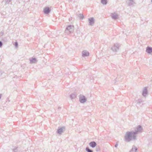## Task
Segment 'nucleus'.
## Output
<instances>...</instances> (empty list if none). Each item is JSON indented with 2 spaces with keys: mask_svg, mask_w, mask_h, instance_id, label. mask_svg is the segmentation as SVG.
<instances>
[{
  "mask_svg": "<svg viewBox=\"0 0 152 152\" xmlns=\"http://www.w3.org/2000/svg\"><path fill=\"white\" fill-rule=\"evenodd\" d=\"M74 31V26H73L69 25L68 26L65 30V32L67 34H70L73 32Z\"/></svg>",
  "mask_w": 152,
  "mask_h": 152,
  "instance_id": "nucleus-2",
  "label": "nucleus"
},
{
  "mask_svg": "<svg viewBox=\"0 0 152 152\" xmlns=\"http://www.w3.org/2000/svg\"><path fill=\"white\" fill-rule=\"evenodd\" d=\"M143 129L142 126L139 125L135 128L134 131L126 132L124 137L125 141L129 142L132 140H136L137 135L142 133L143 132Z\"/></svg>",
  "mask_w": 152,
  "mask_h": 152,
  "instance_id": "nucleus-1",
  "label": "nucleus"
},
{
  "mask_svg": "<svg viewBox=\"0 0 152 152\" xmlns=\"http://www.w3.org/2000/svg\"><path fill=\"white\" fill-rule=\"evenodd\" d=\"M130 152H137V147L133 145L132 146V148L130 151Z\"/></svg>",
  "mask_w": 152,
  "mask_h": 152,
  "instance_id": "nucleus-13",
  "label": "nucleus"
},
{
  "mask_svg": "<svg viewBox=\"0 0 152 152\" xmlns=\"http://www.w3.org/2000/svg\"><path fill=\"white\" fill-rule=\"evenodd\" d=\"M79 101L81 103H84L87 101L86 98L84 95H79Z\"/></svg>",
  "mask_w": 152,
  "mask_h": 152,
  "instance_id": "nucleus-3",
  "label": "nucleus"
},
{
  "mask_svg": "<svg viewBox=\"0 0 152 152\" xmlns=\"http://www.w3.org/2000/svg\"><path fill=\"white\" fill-rule=\"evenodd\" d=\"M4 33V31H2L0 33V36H2L3 35Z\"/></svg>",
  "mask_w": 152,
  "mask_h": 152,
  "instance_id": "nucleus-24",
  "label": "nucleus"
},
{
  "mask_svg": "<svg viewBox=\"0 0 152 152\" xmlns=\"http://www.w3.org/2000/svg\"><path fill=\"white\" fill-rule=\"evenodd\" d=\"M111 16L112 18L114 20H116L118 18V15L115 13H112Z\"/></svg>",
  "mask_w": 152,
  "mask_h": 152,
  "instance_id": "nucleus-10",
  "label": "nucleus"
},
{
  "mask_svg": "<svg viewBox=\"0 0 152 152\" xmlns=\"http://www.w3.org/2000/svg\"><path fill=\"white\" fill-rule=\"evenodd\" d=\"M118 145V144H116L115 146V147L116 148L117 147Z\"/></svg>",
  "mask_w": 152,
  "mask_h": 152,
  "instance_id": "nucleus-28",
  "label": "nucleus"
},
{
  "mask_svg": "<svg viewBox=\"0 0 152 152\" xmlns=\"http://www.w3.org/2000/svg\"><path fill=\"white\" fill-rule=\"evenodd\" d=\"M2 72L1 70H0V76L2 75Z\"/></svg>",
  "mask_w": 152,
  "mask_h": 152,
  "instance_id": "nucleus-27",
  "label": "nucleus"
},
{
  "mask_svg": "<svg viewBox=\"0 0 152 152\" xmlns=\"http://www.w3.org/2000/svg\"><path fill=\"white\" fill-rule=\"evenodd\" d=\"M51 10L48 7H46L44 10V12L45 14H48L50 12Z\"/></svg>",
  "mask_w": 152,
  "mask_h": 152,
  "instance_id": "nucleus-8",
  "label": "nucleus"
},
{
  "mask_svg": "<svg viewBox=\"0 0 152 152\" xmlns=\"http://www.w3.org/2000/svg\"><path fill=\"white\" fill-rule=\"evenodd\" d=\"M18 46V42H15V46L16 48H17Z\"/></svg>",
  "mask_w": 152,
  "mask_h": 152,
  "instance_id": "nucleus-25",
  "label": "nucleus"
},
{
  "mask_svg": "<svg viewBox=\"0 0 152 152\" xmlns=\"http://www.w3.org/2000/svg\"><path fill=\"white\" fill-rule=\"evenodd\" d=\"M101 2L103 5H106L107 2V0H101Z\"/></svg>",
  "mask_w": 152,
  "mask_h": 152,
  "instance_id": "nucleus-17",
  "label": "nucleus"
},
{
  "mask_svg": "<svg viewBox=\"0 0 152 152\" xmlns=\"http://www.w3.org/2000/svg\"><path fill=\"white\" fill-rule=\"evenodd\" d=\"M128 3L129 6H131L135 3L134 0H129Z\"/></svg>",
  "mask_w": 152,
  "mask_h": 152,
  "instance_id": "nucleus-15",
  "label": "nucleus"
},
{
  "mask_svg": "<svg viewBox=\"0 0 152 152\" xmlns=\"http://www.w3.org/2000/svg\"><path fill=\"white\" fill-rule=\"evenodd\" d=\"M61 108V107H58V109H60Z\"/></svg>",
  "mask_w": 152,
  "mask_h": 152,
  "instance_id": "nucleus-30",
  "label": "nucleus"
},
{
  "mask_svg": "<svg viewBox=\"0 0 152 152\" xmlns=\"http://www.w3.org/2000/svg\"><path fill=\"white\" fill-rule=\"evenodd\" d=\"M148 91L147 88L145 87L143 90L142 95L143 96L145 97L146 96V95L148 94Z\"/></svg>",
  "mask_w": 152,
  "mask_h": 152,
  "instance_id": "nucleus-7",
  "label": "nucleus"
},
{
  "mask_svg": "<svg viewBox=\"0 0 152 152\" xmlns=\"http://www.w3.org/2000/svg\"><path fill=\"white\" fill-rule=\"evenodd\" d=\"M96 151H100V149L99 146H96Z\"/></svg>",
  "mask_w": 152,
  "mask_h": 152,
  "instance_id": "nucleus-21",
  "label": "nucleus"
},
{
  "mask_svg": "<svg viewBox=\"0 0 152 152\" xmlns=\"http://www.w3.org/2000/svg\"><path fill=\"white\" fill-rule=\"evenodd\" d=\"M82 56L83 57L87 56L89 55V53L87 51H83L82 52Z\"/></svg>",
  "mask_w": 152,
  "mask_h": 152,
  "instance_id": "nucleus-12",
  "label": "nucleus"
},
{
  "mask_svg": "<svg viewBox=\"0 0 152 152\" xmlns=\"http://www.w3.org/2000/svg\"><path fill=\"white\" fill-rule=\"evenodd\" d=\"M119 45L118 44H114L113 46L111 48V50L114 52H116L119 49Z\"/></svg>",
  "mask_w": 152,
  "mask_h": 152,
  "instance_id": "nucleus-5",
  "label": "nucleus"
},
{
  "mask_svg": "<svg viewBox=\"0 0 152 152\" xmlns=\"http://www.w3.org/2000/svg\"><path fill=\"white\" fill-rule=\"evenodd\" d=\"M17 147H15V148L12 149L13 152H18Z\"/></svg>",
  "mask_w": 152,
  "mask_h": 152,
  "instance_id": "nucleus-20",
  "label": "nucleus"
},
{
  "mask_svg": "<svg viewBox=\"0 0 152 152\" xmlns=\"http://www.w3.org/2000/svg\"><path fill=\"white\" fill-rule=\"evenodd\" d=\"M142 102V100L141 99H139L137 101V103L140 104Z\"/></svg>",
  "mask_w": 152,
  "mask_h": 152,
  "instance_id": "nucleus-23",
  "label": "nucleus"
},
{
  "mask_svg": "<svg viewBox=\"0 0 152 152\" xmlns=\"http://www.w3.org/2000/svg\"><path fill=\"white\" fill-rule=\"evenodd\" d=\"M78 17L81 19H83L84 18V15L82 14H80L78 15Z\"/></svg>",
  "mask_w": 152,
  "mask_h": 152,
  "instance_id": "nucleus-19",
  "label": "nucleus"
},
{
  "mask_svg": "<svg viewBox=\"0 0 152 152\" xmlns=\"http://www.w3.org/2000/svg\"><path fill=\"white\" fill-rule=\"evenodd\" d=\"M2 96V94H0V99H1Z\"/></svg>",
  "mask_w": 152,
  "mask_h": 152,
  "instance_id": "nucleus-29",
  "label": "nucleus"
},
{
  "mask_svg": "<svg viewBox=\"0 0 152 152\" xmlns=\"http://www.w3.org/2000/svg\"><path fill=\"white\" fill-rule=\"evenodd\" d=\"M151 2H152V0H151Z\"/></svg>",
  "mask_w": 152,
  "mask_h": 152,
  "instance_id": "nucleus-31",
  "label": "nucleus"
},
{
  "mask_svg": "<svg viewBox=\"0 0 152 152\" xmlns=\"http://www.w3.org/2000/svg\"><path fill=\"white\" fill-rule=\"evenodd\" d=\"M89 145L91 147L94 148L96 146L97 144L95 141H92L89 143Z\"/></svg>",
  "mask_w": 152,
  "mask_h": 152,
  "instance_id": "nucleus-11",
  "label": "nucleus"
},
{
  "mask_svg": "<svg viewBox=\"0 0 152 152\" xmlns=\"http://www.w3.org/2000/svg\"><path fill=\"white\" fill-rule=\"evenodd\" d=\"M86 150L87 152H93V150L90 149L88 147H86Z\"/></svg>",
  "mask_w": 152,
  "mask_h": 152,
  "instance_id": "nucleus-18",
  "label": "nucleus"
},
{
  "mask_svg": "<svg viewBox=\"0 0 152 152\" xmlns=\"http://www.w3.org/2000/svg\"><path fill=\"white\" fill-rule=\"evenodd\" d=\"M146 51L148 53L151 54L152 53V48L148 46L146 48Z\"/></svg>",
  "mask_w": 152,
  "mask_h": 152,
  "instance_id": "nucleus-9",
  "label": "nucleus"
},
{
  "mask_svg": "<svg viewBox=\"0 0 152 152\" xmlns=\"http://www.w3.org/2000/svg\"><path fill=\"white\" fill-rule=\"evenodd\" d=\"M65 130V127L63 126L61 127H58L56 131L57 134L61 135L62 133H63Z\"/></svg>",
  "mask_w": 152,
  "mask_h": 152,
  "instance_id": "nucleus-4",
  "label": "nucleus"
},
{
  "mask_svg": "<svg viewBox=\"0 0 152 152\" xmlns=\"http://www.w3.org/2000/svg\"><path fill=\"white\" fill-rule=\"evenodd\" d=\"M12 0H5L6 4H8Z\"/></svg>",
  "mask_w": 152,
  "mask_h": 152,
  "instance_id": "nucleus-22",
  "label": "nucleus"
},
{
  "mask_svg": "<svg viewBox=\"0 0 152 152\" xmlns=\"http://www.w3.org/2000/svg\"><path fill=\"white\" fill-rule=\"evenodd\" d=\"M3 45V43L2 42L0 41V48H1Z\"/></svg>",
  "mask_w": 152,
  "mask_h": 152,
  "instance_id": "nucleus-26",
  "label": "nucleus"
},
{
  "mask_svg": "<svg viewBox=\"0 0 152 152\" xmlns=\"http://www.w3.org/2000/svg\"><path fill=\"white\" fill-rule=\"evenodd\" d=\"M76 97V94H72L70 95V98L71 99L75 98Z\"/></svg>",
  "mask_w": 152,
  "mask_h": 152,
  "instance_id": "nucleus-16",
  "label": "nucleus"
},
{
  "mask_svg": "<svg viewBox=\"0 0 152 152\" xmlns=\"http://www.w3.org/2000/svg\"><path fill=\"white\" fill-rule=\"evenodd\" d=\"M30 63L31 64L35 63L37 62V60L35 58H32L30 60Z\"/></svg>",
  "mask_w": 152,
  "mask_h": 152,
  "instance_id": "nucleus-14",
  "label": "nucleus"
},
{
  "mask_svg": "<svg viewBox=\"0 0 152 152\" xmlns=\"http://www.w3.org/2000/svg\"><path fill=\"white\" fill-rule=\"evenodd\" d=\"M89 22V25L92 26L94 23V19L93 18L91 17L89 18L88 19Z\"/></svg>",
  "mask_w": 152,
  "mask_h": 152,
  "instance_id": "nucleus-6",
  "label": "nucleus"
}]
</instances>
